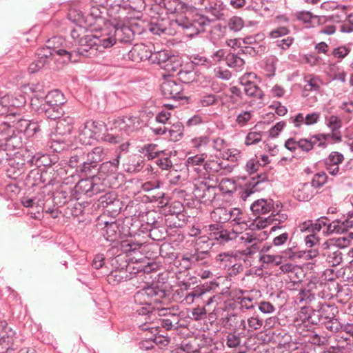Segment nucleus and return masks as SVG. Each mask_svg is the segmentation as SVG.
<instances>
[{"instance_id":"obj_50","label":"nucleus","mask_w":353,"mask_h":353,"mask_svg":"<svg viewBox=\"0 0 353 353\" xmlns=\"http://www.w3.org/2000/svg\"><path fill=\"white\" fill-rule=\"evenodd\" d=\"M82 155L83 148H77L72 151L68 162L69 166L76 168V171L77 172H79V168H81V167Z\"/></svg>"},{"instance_id":"obj_43","label":"nucleus","mask_w":353,"mask_h":353,"mask_svg":"<svg viewBox=\"0 0 353 353\" xmlns=\"http://www.w3.org/2000/svg\"><path fill=\"white\" fill-rule=\"evenodd\" d=\"M63 48V47H62V48ZM59 50H60V48H58L57 47H55V46L52 47L50 46H48L45 48L39 49L37 52V57L39 59H40L43 61H45L46 64H48L50 62V60H51V57L53 54H57V55H59L58 52L57 51H58Z\"/></svg>"},{"instance_id":"obj_24","label":"nucleus","mask_w":353,"mask_h":353,"mask_svg":"<svg viewBox=\"0 0 353 353\" xmlns=\"http://www.w3.org/2000/svg\"><path fill=\"white\" fill-rule=\"evenodd\" d=\"M92 188V179H85L79 181V182L71 188L72 199L74 200H79L85 198L90 197V188Z\"/></svg>"},{"instance_id":"obj_6","label":"nucleus","mask_w":353,"mask_h":353,"mask_svg":"<svg viewBox=\"0 0 353 353\" xmlns=\"http://www.w3.org/2000/svg\"><path fill=\"white\" fill-rule=\"evenodd\" d=\"M144 7L143 1L138 0L137 3L130 0H114L108 10L110 15L116 20H128V18L138 17L139 10Z\"/></svg>"},{"instance_id":"obj_31","label":"nucleus","mask_w":353,"mask_h":353,"mask_svg":"<svg viewBox=\"0 0 353 353\" xmlns=\"http://www.w3.org/2000/svg\"><path fill=\"white\" fill-rule=\"evenodd\" d=\"M69 20L77 24L80 27L83 25L92 26V21L87 18L84 13L77 8H71L68 14Z\"/></svg>"},{"instance_id":"obj_37","label":"nucleus","mask_w":353,"mask_h":353,"mask_svg":"<svg viewBox=\"0 0 353 353\" xmlns=\"http://www.w3.org/2000/svg\"><path fill=\"white\" fill-rule=\"evenodd\" d=\"M74 119L71 117H62L58 119L57 130L59 134H70L73 129Z\"/></svg>"},{"instance_id":"obj_38","label":"nucleus","mask_w":353,"mask_h":353,"mask_svg":"<svg viewBox=\"0 0 353 353\" xmlns=\"http://www.w3.org/2000/svg\"><path fill=\"white\" fill-rule=\"evenodd\" d=\"M321 314L322 325L330 319H332L339 312L338 307L334 305L322 304L319 308Z\"/></svg>"},{"instance_id":"obj_64","label":"nucleus","mask_w":353,"mask_h":353,"mask_svg":"<svg viewBox=\"0 0 353 353\" xmlns=\"http://www.w3.org/2000/svg\"><path fill=\"white\" fill-rule=\"evenodd\" d=\"M204 169L208 172H219L220 170L223 169L222 162H219L216 160H208L204 164Z\"/></svg>"},{"instance_id":"obj_40","label":"nucleus","mask_w":353,"mask_h":353,"mask_svg":"<svg viewBox=\"0 0 353 353\" xmlns=\"http://www.w3.org/2000/svg\"><path fill=\"white\" fill-rule=\"evenodd\" d=\"M171 57L169 52L166 50H160L157 52H151L150 62L151 63H156L161 66L162 68L163 65L165 64L169 59Z\"/></svg>"},{"instance_id":"obj_48","label":"nucleus","mask_w":353,"mask_h":353,"mask_svg":"<svg viewBox=\"0 0 353 353\" xmlns=\"http://www.w3.org/2000/svg\"><path fill=\"white\" fill-rule=\"evenodd\" d=\"M88 154L93 168L97 167L98 163L101 161L105 155L103 148L100 146L94 148L91 151H88Z\"/></svg>"},{"instance_id":"obj_19","label":"nucleus","mask_w":353,"mask_h":353,"mask_svg":"<svg viewBox=\"0 0 353 353\" xmlns=\"http://www.w3.org/2000/svg\"><path fill=\"white\" fill-rule=\"evenodd\" d=\"M98 201L99 205L108 212L118 214L121 210V201L117 199L116 194L110 191L101 195Z\"/></svg>"},{"instance_id":"obj_16","label":"nucleus","mask_w":353,"mask_h":353,"mask_svg":"<svg viewBox=\"0 0 353 353\" xmlns=\"http://www.w3.org/2000/svg\"><path fill=\"white\" fill-rule=\"evenodd\" d=\"M198 5L203 6L204 11L213 17L211 19L202 14L210 21V24L212 21L221 19L224 15L225 6L221 0H199Z\"/></svg>"},{"instance_id":"obj_60","label":"nucleus","mask_w":353,"mask_h":353,"mask_svg":"<svg viewBox=\"0 0 353 353\" xmlns=\"http://www.w3.org/2000/svg\"><path fill=\"white\" fill-rule=\"evenodd\" d=\"M327 181V175L325 172H320L315 174L311 181L313 188H319L322 187Z\"/></svg>"},{"instance_id":"obj_4","label":"nucleus","mask_w":353,"mask_h":353,"mask_svg":"<svg viewBox=\"0 0 353 353\" xmlns=\"http://www.w3.org/2000/svg\"><path fill=\"white\" fill-rule=\"evenodd\" d=\"M45 155H40L36 154L30 155L28 151L25 150L22 154L19 152L14 153V157H10L6 172L7 176L12 179H17L22 174H23L28 168V166H32L33 165L37 167H40L42 164L40 161L43 162L42 159H46Z\"/></svg>"},{"instance_id":"obj_36","label":"nucleus","mask_w":353,"mask_h":353,"mask_svg":"<svg viewBox=\"0 0 353 353\" xmlns=\"http://www.w3.org/2000/svg\"><path fill=\"white\" fill-rule=\"evenodd\" d=\"M225 59L227 65L234 68L236 71H241L245 63L244 59L241 57L240 51L236 54L229 53L226 55Z\"/></svg>"},{"instance_id":"obj_21","label":"nucleus","mask_w":353,"mask_h":353,"mask_svg":"<svg viewBox=\"0 0 353 353\" xmlns=\"http://www.w3.org/2000/svg\"><path fill=\"white\" fill-rule=\"evenodd\" d=\"M130 267L127 265L125 268H117L107 276V281L112 285H118L124 281H129L132 279L136 272L130 271Z\"/></svg>"},{"instance_id":"obj_12","label":"nucleus","mask_w":353,"mask_h":353,"mask_svg":"<svg viewBox=\"0 0 353 353\" xmlns=\"http://www.w3.org/2000/svg\"><path fill=\"white\" fill-rule=\"evenodd\" d=\"M123 60H130L139 63L145 60L150 61L151 50L149 46L144 43H137L130 50L124 48L118 50Z\"/></svg>"},{"instance_id":"obj_54","label":"nucleus","mask_w":353,"mask_h":353,"mask_svg":"<svg viewBox=\"0 0 353 353\" xmlns=\"http://www.w3.org/2000/svg\"><path fill=\"white\" fill-rule=\"evenodd\" d=\"M211 241L212 240L210 239V235L208 236H200L195 241L194 248L210 252V250L213 245V243H212Z\"/></svg>"},{"instance_id":"obj_17","label":"nucleus","mask_w":353,"mask_h":353,"mask_svg":"<svg viewBox=\"0 0 353 353\" xmlns=\"http://www.w3.org/2000/svg\"><path fill=\"white\" fill-rule=\"evenodd\" d=\"M11 135L3 139H0V152L1 151L6 154L5 164L9 160L10 157L14 156V150L19 149L23 145L21 137L14 132H10Z\"/></svg>"},{"instance_id":"obj_41","label":"nucleus","mask_w":353,"mask_h":353,"mask_svg":"<svg viewBox=\"0 0 353 353\" xmlns=\"http://www.w3.org/2000/svg\"><path fill=\"white\" fill-rule=\"evenodd\" d=\"M21 203L26 208H32L36 206L38 212L40 210L45 209L44 196L41 194L32 198H23L21 200Z\"/></svg>"},{"instance_id":"obj_39","label":"nucleus","mask_w":353,"mask_h":353,"mask_svg":"<svg viewBox=\"0 0 353 353\" xmlns=\"http://www.w3.org/2000/svg\"><path fill=\"white\" fill-rule=\"evenodd\" d=\"M313 187L309 183L301 184L295 192L296 198L300 201H305L311 199L314 195Z\"/></svg>"},{"instance_id":"obj_27","label":"nucleus","mask_w":353,"mask_h":353,"mask_svg":"<svg viewBox=\"0 0 353 353\" xmlns=\"http://www.w3.org/2000/svg\"><path fill=\"white\" fill-rule=\"evenodd\" d=\"M120 158L121 154H117L113 160L101 163L99 169L100 174L105 176H114L118 172Z\"/></svg>"},{"instance_id":"obj_47","label":"nucleus","mask_w":353,"mask_h":353,"mask_svg":"<svg viewBox=\"0 0 353 353\" xmlns=\"http://www.w3.org/2000/svg\"><path fill=\"white\" fill-rule=\"evenodd\" d=\"M264 39V35L263 34H256L255 35L252 36H248L245 37L243 39V43L245 45H248L252 47H258L264 48V53L267 50V46H265V43L260 42L262 41Z\"/></svg>"},{"instance_id":"obj_62","label":"nucleus","mask_w":353,"mask_h":353,"mask_svg":"<svg viewBox=\"0 0 353 353\" xmlns=\"http://www.w3.org/2000/svg\"><path fill=\"white\" fill-rule=\"evenodd\" d=\"M101 14L102 12L99 7L92 6L90 8L89 12L87 14V18H89L92 21V25L95 23V21H101L104 23L105 19Z\"/></svg>"},{"instance_id":"obj_59","label":"nucleus","mask_w":353,"mask_h":353,"mask_svg":"<svg viewBox=\"0 0 353 353\" xmlns=\"http://www.w3.org/2000/svg\"><path fill=\"white\" fill-rule=\"evenodd\" d=\"M216 260L221 263V265L223 268L226 269L230 267L232 263L236 261V258L229 253L223 252L217 255Z\"/></svg>"},{"instance_id":"obj_26","label":"nucleus","mask_w":353,"mask_h":353,"mask_svg":"<svg viewBox=\"0 0 353 353\" xmlns=\"http://www.w3.org/2000/svg\"><path fill=\"white\" fill-rule=\"evenodd\" d=\"M352 227L353 221L349 219H336L328 224L327 232L330 234H343Z\"/></svg>"},{"instance_id":"obj_51","label":"nucleus","mask_w":353,"mask_h":353,"mask_svg":"<svg viewBox=\"0 0 353 353\" xmlns=\"http://www.w3.org/2000/svg\"><path fill=\"white\" fill-rule=\"evenodd\" d=\"M229 210L224 207L217 208L211 213V217L219 223H225L230 221Z\"/></svg>"},{"instance_id":"obj_22","label":"nucleus","mask_w":353,"mask_h":353,"mask_svg":"<svg viewBox=\"0 0 353 353\" xmlns=\"http://www.w3.org/2000/svg\"><path fill=\"white\" fill-rule=\"evenodd\" d=\"M275 210L273 209L270 216L264 219H256L255 222H252L250 224V228L252 230L254 229H263L268 225L273 223L274 221H278V223L284 222L288 219L286 214L281 213L280 211L274 213Z\"/></svg>"},{"instance_id":"obj_3","label":"nucleus","mask_w":353,"mask_h":353,"mask_svg":"<svg viewBox=\"0 0 353 353\" xmlns=\"http://www.w3.org/2000/svg\"><path fill=\"white\" fill-rule=\"evenodd\" d=\"M109 128L100 136V139L110 144L121 143L124 136H128L139 125V119L137 117H118L112 121Z\"/></svg>"},{"instance_id":"obj_49","label":"nucleus","mask_w":353,"mask_h":353,"mask_svg":"<svg viewBox=\"0 0 353 353\" xmlns=\"http://www.w3.org/2000/svg\"><path fill=\"white\" fill-rule=\"evenodd\" d=\"M38 111L41 114H43L48 119L55 120L58 119L63 114V110L56 108H46L45 105H40Z\"/></svg>"},{"instance_id":"obj_46","label":"nucleus","mask_w":353,"mask_h":353,"mask_svg":"<svg viewBox=\"0 0 353 353\" xmlns=\"http://www.w3.org/2000/svg\"><path fill=\"white\" fill-rule=\"evenodd\" d=\"M30 89L33 93L32 98V104H35L36 101L41 103L44 101L48 92L44 89L43 84L40 83L32 84Z\"/></svg>"},{"instance_id":"obj_1","label":"nucleus","mask_w":353,"mask_h":353,"mask_svg":"<svg viewBox=\"0 0 353 353\" xmlns=\"http://www.w3.org/2000/svg\"><path fill=\"white\" fill-rule=\"evenodd\" d=\"M210 21L197 10H190L178 16L176 19L163 17L159 15L152 17L148 22V29L155 35H174L177 28H181L189 37H192L203 32L205 28L210 26Z\"/></svg>"},{"instance_id":"obj_15","label":"nucleus","mask_w":353,"mask_h":353,"mask_svg":"<svg viewBox=\"0 0 353 353\" xmlns=\"http://www.w3.org/2000/svg\"><path fill=\"white\" fill-rule=\"evenodd\" d=\"M287 249L281 252L280 256L285 260H295L296 259H303L310 260L316 257L319 255V250L312 249L307 250H301L294 243H290Z\"/></svg>"},{"instance_id":"obj_30","label":"nucleus","mask_w":353,"mask_h":353,"mask_svg":"<svg viewBox=\"0 0 353 353\" xmlns=\"http://www.w3.org/2000/svg\"><path fill=\"white\" fill-rule=\"evenodd\" d=\"M101 233L106 241L114 242L120 236L119 225L116 222H106L105 226L102 228Z\"/></svg>"},{"instance_id":"obj_7","label":"nucleus","mask_w":353,"mask_h":353,"mask_svg":"<svg viewBox=\"0 0 353 353\" xmlns=\"http://www.w3.org/2000/svg\"><path fill=\"white\" fill-rule=\"evenodd\" d=\"M127 20H116L111 26V29L108 28L101 29L104 38L111 41L110 47L117 42L121 43H130L134 39V33L127 23Z\"/></svg>"},{"instance_id":"obj_58","label":"nucleus","mask_w":353,"mask_h":353,"mask_svg":"<svg viewBox=\"0 0 353 353\" xmlns=\"http://www.w3.org/2000/svg\"><path fill=\"white\" fill-rule=\"evenodd\" d=\"M241 54H248L251 57L260 56L264 54V48H260L259 46L252 47L248 45L241 47L239 50Z\"/></svg>"},{"instance_id":"obj_35","label":"nucleus","mask_w":353,"mask_h":353,"mask_svg":"<svg viewBox=\"0 0 353 353\" xmlns=\"http://www.w3.org/2000/svg\"><path fill=\"white\" fill-rule=\"evenodd\" d=\"M268 176L265 173L257 174L252 177V181L248 183L247 190H249L250 194L261 191L265 188L263 185V183L268 182Z\"/></svg>"},{"instance_id":"obj_10","label":"nucleus","mask_w":353,"mask_h":353,"mask_svg":"<svg viewBox=\"0 0 353 353\" xmlns=\"http://www.w3.org/2000/svg\"><path fill=\"white\" fill-rule=\"evenodd\" d=\"M216 185L210 184L206 179L198 180L194 183L193 194L201 202L205 205L211 204L217 195Z\"/></svg>"},{"instance_id":"obj_56","label":"nucleus","mask_w":353,"mask_h":353,"mask_svg":"<svg viewBox=\"0 0 353 353\" xmlns=\"http://www.w3.org/2000/svg\"><path fill=\"white\" fill-rule=\"evenodd\" d=\"M184 126L181 122H177L172 125L169 130L170 139L174 141L180 140L183 135Z\"/></svg>"},{"instance_id":"obj_2","label":"nucleus","mask_w":353,"mask_h":353,"mask_svg":"<svg viewBox=\"0 0 353 353\" xmlns=\"http://www.w3.org/2000/svg\"><path fill=\"white\" fill-rule=\"evenodd\" d=\"M71 36L77 43L78 47L74 49L65 44L63 48L57 51L59 56L63 58L64 62H77L81 57L94 56L97 52H102L105 48H110L111 43V41L104 38L102 30L79 37L77 30H73Z\"/></svg>"},{"instance_id":"obj_5","label":"nucleus","mask_w":353,"mask_h":353,"mask_svg":"<svg viewBox=\"0 0 353 353\" xmlns=\"http://www.w3.org/2000/svg\"><path fill=\"white\" fill-rule=\"evenodd\" d=\"M165 296V290L157 289L154 287H150L137 292L134 296V303L140 306L137 307L136 312L139 315H147L145 320H151L153 314V307L152 300L158 302L159 299Z\"/></svg>"},{"instance_id":"obj_53","label":"nucleus","mask_w":353,"mask_h":353,"mask_svg":"<svg viewBox=\"0 0 353 353\" xmlns=\"http://www.w3.org/2000/svg\"><path fill=\"white\" fill-rule=\"evenodd\" d=\"M177 75L179 79L184 83H190L195 81L197 77L196 72L193 70H184L180 69L177 72Z\"/></svg>"},{"instance_id":"obj_23","label":"nucleus","mask_w":353,"mask_h":353,"mask_svg":"<svg viewBox=\"0 0 353 353\" xmlns=\"http://www.w3.org/2000/svg\"><path fill=\"white\" fill-rule=\"evenodd\" d=\"M68 182H63L59 190L52 194V202L57 207H61L73 199H72L71 187H68Z\"/></svg>"},{"instance_id":"obj_33","label":"nucleus","mask_w":353,"mask_h":353,"mask_svg":"<svg viewBox=\"0 0 353 353\" xmlns=\"http://www.w3.org/2000/svg\"><path fill=\"white\" fill-rule=\"evenodd\" d=\"M230 222L234 225H239L241 230H245L247 227L250 228L245 219L243 217V213L241 209L234 208L229 210Z\"/></svg>"},{"instance_id":"obj_25","label":"nucleus","mask_w":353,"mask_h":353,"mask_svg":"<svg viewBox=\"0 0 353 353\" xmlns=\"http://www.w3.org/2000/svg\"><path fill=\"white\" fill-rule=\"evenodd\" d=\"M250 209L257 216L254 221L255 222L256 219H263L260 217L261 214H265L274 209V201L272 199H258L251 205Z\"/></svg>"},{"instance_id":"obj_34","label":"nucleus","mask_w":353,"mask_h":353,"mask_svg":"<svg viewBox=\"0 0 353 353\" xmlns=\"http://www.w3.org/2000/svg\"><path fill=\"white\" fill-rule=\"evenodd\" d=\"M159 315L169 316V318L161 320V327L165 328L166 330H172V327L174 326L173 322H174V324L178 323V316L176 314L170 312V308L163 307L159 310Z\"/></svg>"},{"instance_id":"obj_42","label":"nucleus","mask_w":353,"mask_h":353,"mask_svg":"<svg viewBox=\"0 0 353 353\" xmlns=\"http://www.w3.org/2000/svg\"><path fill=\"white\" fill-rule=\"evenodd\" d=\"M148 160L153 159L163 154V150H159L158 145L153 143L145 144L139 150Z\"/></svg>"},{"instance_id":"obj_8","label":"nucleus","mask_w":353,"mask_h":353,"mask_svg":"<svg viewBox=\"0 0 353 353\" xmlns=\"http://www.w3.org/2000/svg\"><path fill=\"white\" fill-rule=\"evenodd\" d=\"M50 170V168L42 172L37 168L31 170L26 178V184L30 187L39 186L40 189H43L42 193L46 190L51 192L50 186L59 183V180L56 177H51Z\"/></svg>"},{"instance_id":"obj_18","label":"nucleus","mask_w":353,"mask_h":353,"mask_svg":"<svg viewBox=\"0 0 353 353\" xmlns=\"http://www.w3.org/2000/svg\"><path fill=\"white\" fill-rule=\"evenodd\" d=\"M210 239L216 241L219 244H225L236 236V232H230L224 230L220 224H211L209 225Z\"/></svg>"},{"instance_id":"obj_14","label":"nucleus","mask_w":353,"mask_h":353,"mask_svg":"<svg viewBox=\"0 0 353 353\" xmlns=\"http://www.w3.org/2000/svg\"><path fill=\"white\" fill-rule=\"evenodd\" d=\"M256 77V74L252 72L247 73L240 79V83L244 88L245 94L259 101L258 103L261 105L263 103L264 93L254 82L251 81V79Z\"/></svg>"},{"instance_id":"obj_45","label":"nucleus","mask_w":353,"mask_h":353,"mask_svg":"<svg viewBox=\"0 0 353 353\" xmlns=\"http://www.w3.org/2000/svg\"><path fill=\"white\" fill-rule=\"evenodd\" d=\"M221 100V97L212 93H203L199 99V105L201 107L207 108L216 105Z\"/></svg>"},{"instance_id":"obj_29","label":"nucleus","mask_w":353,"mask_h":353,"mask_svg":"<svg viewBox=\"0 0 353 353\" xmlns=\"http://www.w3.org/2000/svg\"><path fill=\"white\" fill-rule=\"evenodd\" d=\"M16 119L8 120L3 121V123H6L9 124V128L6 129V132L5 134H10V132H14L17 130L18 132H24L27 130V126L28 125L30 121L27 119H23L21 117V114L17 112V115L14 117Z\"/></svg>"},{"instance_id":"obj_32","label":"nucleus","mask_w":353,"mask_h":353,"mask_svg":"<svg viewBox=\"0 0 353 353\" xmlns=\"http://www.w3.org/2000/svg\"><path fill=\"white\" fill-rule=\"evenodd\" d=\"M323 256H325L326 261L332 267L339 265L343 261L341 252L335 246L328 248L323 253Z\"/></svg>"},{"instance_id":"obj_44","label":"nucleus","mask_w":353,"mask_h":353,"mask_svg":"<svg viewBox=\"0 0 353 353\" xmlns=\"http://www.w3.org/2000/svg\"><path fill=\"white\" fill-rule=\"evenodd\" d=\"M44 101L54 103V105H63L66 103L63 94L59 90H53L47 92Z\"/></svg>"},{"instance_id":"obj_9","label":"nucleus","mask_w":353,"mask_h":353,"mask_svg":"<svg viewBox=\"0 0 353 353\" xmlns=\"http://www.w3.org/2000/svg\"><path fill=\"white\" fill-rule=\"evenodd\" d=\"M105 128L103 122L96 121H87L79 127L77 139L84 145H92L94 141V135L102 132Z\"/></svg>"},{"instance_id":"obj_61","label":"nucleus","mask_w":353,"mask_h":353,"mask_svg":"<svg viewBox=\"0 0 353 353\" xmlns=\"http://www.w3.org/2000/svg\"><path fill=\"white\" fill-rule=\"evenodd\" d=\"M327 127L331 130L332 132L337 131L342 126L341 119L336 116L331 115L329 117H325Z\"/></svg>"},{"instance_id":"obj_57","label":"nucleus","mask_w":353,"mask_h":353,"mask_svg":"<svg viewBox=\"0 0 353 353\" xmlns=\"http://www.w3.org/2000/svg\"><path fill=\"white\" fill-rule=\"evenodd\" d=\"M181 63L178 57L175 56H171L169 61L164 65L162 68L166 70L169 73L175 72L180 70Z\"/></svg>"},{"instance_id":"obj_13","label":"nucleus","mask_w":353,"mask_h":353,"mask_svg":"<svg viewBox=\"0 0 353 353\" xmlns=\"http://www.w3.org/2000/svg\"><path fill=\"white\" fill-rule=\"evenodd\" d=\"M215 297L212 294L211 287L205 284L194 287L190 292H187L185 302L191 304L196 299H201L205 305H210L214 302Z\"/></svg>"},{"instance_id":"obj_20","label":"nucleus","mask_w":353,"mask_h":353,"mask_svg":"<svg viewBox=\"0 0 353 353\" xmlns=\"http://www.w3.org/2000/svg\"><path fill=\"white\" fill-rule=\"evenodd\" d=\"M163 96L166 99H181L183 86L175 80L168 79L161 85Z\"/></svg>"},{"instance_id":"obj_55","label":"nucleus","mask_w":353,"mask_h":353,"mask_svg":"<svg viewBox=\"0 0 353 353\" xmlns=\"http://www.w3.org/2000/svg\"><path fill=\"white\" fill-rule=\"evenodd\" d=\"M322 325L326 330L334 333L340 332L341 334L343 328V324L336 316L332 319L325 321Z\"/></svg>"},{"instance_id":"obj_28","label":"nucleus","mask_w":353,"mask_h":353,"mask_svg":"<svg viewBox=\"0 0 353 353\" xmlns=\"http://www.w3.org/2000/svg\"><path fill=\"white\" fill-rule=\"evenodd\" d=\"M141 10H139V15L137 16L138 17H134L128 18V20L126 21L128 26H130V28L134 33V36L135 34H141L143 32L148 31V22L141 19L142 17Z\"/></svg>"},{"instance_id":"obj_11","label":"nucleus","mask_w":353,"mask_h":353,"mask_svg":"<svg viewBox=\"0 0 353 353\" xmlns=\"http://www.w3.org/2000/svg\"><path fill=\"white\" fill-rule=\"evenodd\" d=\"M210 261V253L206 250H199L194 248L190 252H187L181 256V261L186 269L196 265L207 266Z\"/></svg>"},{"instance_id":"obj_52","label":"nucleus","mask_w":353,"mask_h":353,"mask_svg":"<svg viewBox=\"0 0 353 353\" xmlns=\"http://www.w3.org/2000/svg\"><path fill=\"white\" fill-rule=\"evenodd\" d=\"M279 269L283 274H290V278H293L292 275L294 274L297 279H299L298 274L302 273V269L300 266L290 263L281 264Z\"/></svg>"},{"instance_id":"obj_63","label":"nucleus","mask_w":353,"mask_h":353,"mask_svg":"<svg viewBox=\"0 0 353 353\" xmlns=\"http://www.w3.org/2000/svg\"><path fill=\"white\" fill-rule=\"evenodd\" d=\"M330 134H318L310 137L314 142V147L317 145L319 147L325 148L327 146V140L330 137Z\"/></svg>"}]
</instances>
